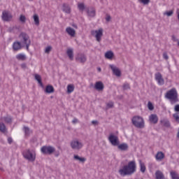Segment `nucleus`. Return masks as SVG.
I'll use <instances>...</instances> for the list:
<instances>
[{"label": "nucleus", "mask_w": 179, "mask_h": 179, "mask_svg": "<svg viewBox=\"0 0 179 179\" xmlns=\"http://www.w3.org/2000/svg\"><path fill=\"white\" fill-rule=\"evenodd\" d=\"M75 90V87L72 85H69L67 86V93H72Z\"/></svg>", "instance_id": "nucleus-36"}, {"label": "nucleus", "mask_w": 179, "mask_h": 179, "mask_svg": "<svg viewBox=\"0 0 179 179\" xmlns=\"http://www.w3.org/2000/svg\"><path fill=\"white\" fill-rule=\"evenodd\" d=\"M113 57H114V52H113V51L109 50L105 53V58H106V59H111Z\"/></svg>", "instance_id": "nucleus-24"}, {"label": "nucleus", "mask_w": 179, "mask_h": 179, "mask_svg": "<svg viewBox=\"0 0 179 179\" xmlns=\"http://www.w3.org/2000/svg\"><path fill=\"white\" fill-rule=\"evenodd\" d=\"M129 89V84L126 83L123 85V90H128Z\"/></svg>", "instance_id": "nucleus-44"}, {"label": "nucleus", "mask_w": 179, "mask_h": 179, "mask_svg": "<svg viewBox=\"0 0 179 179\" xmlns=\"http://www.w3.org/2000/svg\"><path fill=\"white\" fill-rule=\"evenodd\" d=\"M114 107V102H108L106 103V108H113Z\"/></svg>", "instance_id": "nucleus-38"}, {"label": "nucleus", "mask_w": 179, "mask_h": 179, "mask_svg": "<svg viewBox=\"0 0 179 179\" xmlns=\"http://www.w3.org/2000/svg\"><path fill=\"white\" fill-rule=\"evenodd\" d=\"M19 38L22 47H26L27 51H29V48L30 47V44H31V41H30L29 35L26 32H21L19 35Z\"/></svg>", "instance_id": "nucleus-3"}, {"label": "nucleus", "mask_w": 179, "mask_h": 179, "mask_svg": "<svg viewBox=\"0 0 179 179\" xmlns=\"http://www.w3.org/2000/svg\"><path fill=\"white\" fill-rule=\"evenodd\" d=\"M135 171H136V163L135 161H131L127 165L120 169L118 173L122 177H125V176H132Z\"/></svg>", "instance_id": "nucleus-1"}, {"label": "nucleus", "mask_w": 179, "mask_h": 179, "mask_svg": "<svg viewBox=\"0 0 179 179\" xmlns=\"http://www.w3.org/2000/svg\"><path fill=\"white\" fill-rule=\"evenodd\" d=\"M172 40H173L174 41H177V39H176V36H172Z\"/></svg>", "instance_id": "nucleus-54"}, {"label": "nucleus", "mask_w": 179, "mask_h": 179, "mask_svg": "<svg viewBox=\"0 0 179 179\" xmlns=\"http://www.w3.org/2000/svg\"><path fill=\"white\" fill-rule=\"evenodd\" d=\"M13 142V139H12V137H9L8 138V143H9V145L12 144Z\"/></svg>", "instance_id": "nucleus-49"}, {"label": "nucleus", "mask_w": 179, "mask_h": 179, "mask_svg": "<svg viewBox=\"0 0 179 179\" xmlns=\"http://www.w3.org/2000/svg\"><path fill=\"white\" fill-rule=\"evenodd\" d=\"M178 45H179V41H178Z\"/></svg>", "instance_id": "nucleus-57"}, {"label": "nucleus", "mask_w": 179, "mask_h": 179, "mask_svg": "<svg viewBox=\"0 0 179 179\" xmlns=\"http://www.w3.org/2000/svg\"><path fill=\"white\" fill-rule=\"evenodd\" d=\"M29 1H33V0H29Z\"/></svg>", "instance_id": "nucleus-58"}, {"label": "nucleus", "mask_w": 179, "mask_h": 179, "mask_svg": "<svg viewBox=\"0 0 179 179\" xmlns=\"http://www.w3.org/2000/svg\"><path fill=\"white\" fill-rule=\"evenodd\" d=\"M173 117L175 118L176 121L179 123V113L173 114Z\"/></svg>", "instance_id": "nucleus-43"}, {"label": "nucleus", "mask_w": 179, "mask_h": 179, "mask_svg": "<svg viewBox=\"0 0 179 179\" xmlns=\"http://www.w3.org/2000/svg\"><path fill=\"white\" fill-rule=\"evenodd\" d=\"M161 124L166 128H170V122L167 119H163L160 120Z\"/></svg>", "instance_id": "nucleus-25"}, {"label": "nucleus", "mask_w": 179, "mask_h": 179, "mask_svg": "<svg viewBox=\"0 0 179 179\" xmlns=\"http://www.w3.org/2000/svg\"><path fill=\"white\" fill-rule=\"evenodd\" d=\"M155 80L157 82L159 86H163L164 85V78H163V76L159 72L155 74Z\"/></svg>", "instance_id": "nucleus-11"}, {"label": "nucleus", "mask_w": 179, "mask_h": 179, "mask_svg": "<svg viewBox=\"0 0 179 179\" xmlns=\"http://www.w3.org/2000/svg\"><path fill=\"white\" fill-rule=\"evenodd\" d=\"M92 124H93V125H96V124H99V122L97 120H92Z\"/></svg>", "instance_id": "nucleus-52"}, {"label": "nucleus", "mask_w": 179, "mask_h": 179, "mask_svg": "<svg viewBox=\"0 0 179 179\" xmlns=\"http://www.w3.org/2000/svg\"><path fill=\"white\" fill-rule=\"evenodd\" d=\"M173 13V10H170L164 13V15H166V16H171Z\"/></svg>", "instance_id": "nucleus-45"}, {"label": "nucleus", "mask_w": 179, "mask_h": 179, "mask_svg": "<svg viewBox=\"0 0 179 179\" xmlns=\"http://www.w3.org/2000/svg\"><path fill=\"white\" fill-rule=\"evenodd\" d=\"M3 120L6 124H12V117L10 116L4 117Z\"/></svg>", "instance_id": "nucleus-34"}, {"label": "nucleus", "mask_w": 179, "mask_h": 179, "mask_svg": "<svg viewBox=\"0 0 179 179\" xmlns=\"http://www.w3.org/2000/svg\"><path fill=\"white\" fill-rule=\"evenodd\" d=\"M97 71H98V72H101V68L98 67V68H97Z\"/></svg>", "instance_id": "nucleus-55"}, {"label": "nucleus", "mask_w": 179, "mask_h": 179, "mask_svg": "<svg viewBox=\"0 0 179 179\" xmlns=\"http://www.w3.org/2000/svg\"><path fill=\"white\" fill-rule=\"evenodd\" d=\"M70 146L73 150H80L83 148V143L80 140L75 138L71 141Z\"/></svg>", "instance_id": "nucleus-5"}, {"label": "nucleus", "mask_w": 179, "mask_h": 179, "mask_svg": "<svg viewBox=\"0 0 179 179\" xmlns=\"http://www.w3.org/2000/svg\"><path fill=\"white\" fill-rule=\"evenodd\" d=\"M55 157H58L59 156V152H57L55 154Z\"/></svg>", "instance_id": "nucleus-53"}, {"label": "nucleus", "mask_w": 179, "mask_h": 179, "mask_svg": "<svg viewBox=\"0 0 179 179\" xmlns=\"http://www.w3.org/2000/svg\"><path fill=\"white\" fill-rule=\"evenodd\" d=\"M21 68L22 69H26L27 68V65L26 64V63H23L21 64Z\"/></svg>", "instance_id": "nucleus-48"}, {"label": "nucleus", "mask_w": 179, "mask_h": 179, "mask_svg": "<svg viewBox=\"0 0 179 179\" xmlns=\"http://www.w3.org/2000/svg\"><path fill=\"white\" fill-rule=\"evenodd\" d=\"M138 2L143 3V5H148L150 2V0H138Z\"/></svg>", "instance_id": "nucleus-42"}, {"label": "nucleus", "mask_w": 179, "mask_h": 179, "mask_svg": "<svg viewBox=\"0 0 179 179\" xmlns=\"http://www.w3.org/2000/svg\"><path fill=\"white\" fill-rule=\"evenodd\" d=\"M73 159H74V160H78V162H80L81 163H85V162H86V158L80 157H79V155H75L73 156Z\"/></svg>", "instance_id": "nucleus-29"}, {"label": "nucleus", "mask_w": 179, "mask_h": 179, "mask_svg": "<svg viewBox=\"0 0 179 179\" xmlns=\"http://www.w3.org/2000/svg\"><path fill=\"white\" fill-rule=\"evenodd\" d=\"M66 33L71 36V37H75V34H76V31L73 28H71V27H69L66 29Z\"/></svg>", "instance_id": "nucleus-20"}, {"label": "nucleus", "mask_w": 179, "mask_h": 179, "mask_svg": "<svg viewBox=\"0 0 179 179\" xmlns=\"http://www.w3.org/2000/svg\"><path fill=\"white\" fill-rule=\"evenodd\" d=\"M34 78H35L36 80H37V82L38 83L40 86H41L43 87V82L41 81V76L38 75V74H35Z\"/></svg>", "instance_id": "nucleus-32"}, {"label": "nucleus", "mask_w": 179, "mask_h": 179, "mask_svg": "<svg viewBox=\"0 0 179 179\" xmlns=\"http://www.w3.org/2000/svg\"><path fill=\"white\" fill-rule=\"evenodd\" d=\"M45 93H54V87L52 85H47L45 90Z\"/></svg>", "instance_id": "nucleus-26"}, {"label": "nucleus", "mask_w": 179, "mask_h": 179, "mask_svg": "<svg viewBox=\"0 0 179 179\" xmlns=\"http://www.w3.org/2000/svg\"><path fill=\"white\" fill-rule=\"evenodd\" d=\"M76 61H77V62H80V64H85V62L87 61V57H86V55L83 54H78L76 57Z\"/></svg>", "instance_id": "nucleus-12"}, {"label": "nucleus", "mask_w": 179, "mask_h": 179, "mask_svg": "<svg viewBox=\"0 0 179 179\" xmlns=\"http://www.w3.org/2000/svg\"><path fill=\"white\" fill-rule=\"evenodd\" d=\"M62 10L65 13H71V7L68 4H63Z\"/></svg>", "instance_id": "nucleus-28"}, {"label": "nucleus", "mask_w": 179, "mask_h": 179, "mask_svg": "<svg viewBox=\"0 0 179 179\" xmlns=\"http://www.w3.org/2000/svg\"><path fill=\"white\" fill-rule=\"evenodd\" d=\"M110 69L113 71L114 75L115 76H121V71H120V69L115 66L114 64L109 65Z\"/></svg>", "instance_id": "nucleus-14"}, {"label": "nucleus", "mask_w": 179, "mask_h": 179, "mask_svg": "<svg viewBox=\"0 0 179 179\" xmlns=\"http://www.w3.org/2000/svg\"><path fill=\"white\" fill-rule=\"evenodd\" d=\"M108 141L113 145V146H118L120 145V141L118 137L114 134H110L108 137Z\"/></svg>", "instance_id": "nucleus-9"}, {"label": "nucleus", "mask_w": 179, "mask_h": 179, "mask_svg": "<svg viewBox=\"0 0 179 179\" xmlns=\"http://www.w3.org/2000/svg\"><path fill=\"white\" fill-rule=\"evenodd\" d=\"M174 110L176 113H179V104L175 106Z\"/></svg>", "instance_id": "nucleus-47"}, {"label": "nucleus", "mask_w": 179, "mask_h": 179, "mask_svg": "<svg viewBox=\"0 0 179 179\" xmlns=\"http://www.w3.org/2000/svg\"><path fill=\"white\" fill-rule=\"evenodd\" d=\"M23 156L27 160H29L30 162H34L36 160V155H33L30 150H27V151L23 152Z\"/></svg>", "instance_id": "nucleus-8"}, {"label": "nucleus", "mask_w": 179, "mask_h": 179, "mask_svg": "<svg viewBox=\"0 0 179 179\" xmlns=\"http://www.w3.org/2000/svg\"><path fill=\"white\" fill-rule=\"evenodd\" d=\"M131 122L136 128H138L139 129L145 128V120H143V117L141 116L133 117Z\"/></svg>", "instance_id": "nucleus-4"}, {"label": "nucleus", "mask_w": 179, "mask_h": 179, "mask_svg": "<svg viewBox=\"0 0 179 179\" xmlns=\"http://www.w3.org/2000/svg\"><path fill=\"white\" fill-rule=\"evenodd\" d=\"M12 14L9 11H3L1 18L3 22H10L12 20Z\"/></svg>", "instance_id": "nucleus-10"}, {"label": "nucleus", "mask_w": 179, "mask_h": 179, "mask_svg": "<svg viewBox=\"0 0 179 179\" xmlns=\"http://www.w3.org/2000/svg\"><path fill=\"white\" fill-rule=\"evenodd\" d=\"M106 22H110V20H111V16L107 15L106 17Z\"/></svg>", "instance_id": "nucleus-50"}, {"label": "nucleus", "mask_w": 179, "mask_h": 179, "mask_svg": "<svg viewBox=\"0 0 179 179\" xmlns=\"http://www.w3.org/2000/svg\"><path fill=\"white\" fill-rule=\"evenodd\" d=\"M23 45L21 43V42L19 41H15L13 43V51H19L20 50H22L23 48Z\"/></svg>", "instance_id": "nucleus-13"}, {"label": "nucleus", "mask_w": 179, "mask_h": 179, "mask_svg": "<svg viewBox=\"0 0 179 179\" xmlns=\"http://www.w3.org/2000/svg\"><path fill=\"white\" fill-rule=\"evenodd\" d=\"M15 58L18 59V61H26L27 57H26V55L20 53L15 56Z\"/></svg>", "instance_id": "nucleus-22"}, {"label": "nucleus", "mask_w": 179, "mask_h": 179, "mask_svg": "<svg viewBox=\"0 0 179 179\" xmlns=\"http://www.w3.org/2000/svg\"><path fill=\"white\" fill-rule=\"evenodd\" d=\"M91 34L94 36L95 38H96V41L100 43L101 41V37H103V29L100 28L99 30L92 31Z\"/></svg>", "instance_id": "nucleus-7"}, {"label": "nucleus", "mask_w": 179, "mask_h": 179, "mask_svg": "<svg viewBox=\"0 0 179 179\" xmlns=\"http://www.w3.org/2000/svg\"><path fill=\"white\" fill-rule=\"evenodd\" d=\"M117 148L119 149V150H122L123 152H125L127 150H128V144L123 143L122 144L117 145Z\"/></svg>", "instance_id": "nucleus-21"}, {"label": "nucleus", "mask_w": 179, "mask_h": 179, "mask_svg": "<svg viewBox=\"0 0 179 179\" xmlns=\"http://www.w3.org/2000/svg\"><path fill=\"white\" fill-rule=\"evenodd\" d=\"M149 121L151 124H157L159 121V117L156 114H152L149 116Z\"/></svg>", "instance_id": "nucleus-17"}, {"label": "nucleus", "mask_w": 179, "mask_h": 179, "mask_svg": "<svg viewBox=\"0 0 179 179\" xmlns=\"http://www.w3.org/2000/svg\"><path fill=\"white\" fill-rule=\"evenodd\" d=\"M165 99H166V100H169L172 106L176 104V103H178L179 99L177 89L173 87L167 91L165 94Z\"/></svg>", "instance_id": "nucleus-2"}, {"label": "nucleus", "mask_w": 179, "mask_h": 179, "mask_svg": "<svg viewBox=\"0 0 179 179\" xmlns=\"http://www.w3.org/2000/svg\"><path fill=\"white\" fill-rule=\"evenodd\" d=\"M73 27H75L76 29H78V26L73 24Z\"/></svg>", "instance_id": "nucleus-56"}, {"label": "nucleus", "mask_w": 179, "mask_h": 179, "mask_svg": "<svg viewBox=\"0 0 179 179\" xmlns=\"http://www.w3.org/2000/svg\"><path fill=\"white\" fill-rule=\"evenodd\" d=\"M20 21L21 22V23H26V16L21 15L20 16Z\"/></svg>", "instance_id": "nucleus-39"}, {"label": "nucleus", "mask_w": 179, "mask_h": 179, "mask_svg": "<svg viewBox=\"0 0 179 179\" xmlns=\"http://www.w3.org/2000/svg\"><path fill=\"white\" fill-rule=\"evenodd\" d=\"M148 110H150V111L153 110L154 108H155V107L153 106V104L152 103V102H148Z\"/></svg>", "instance_id": "nucleus-41"}, {"label": "nucleus", "mask_w": 179, "mask_h": 179, "mask_svg": "<svg viewBox=\"0 0 179 179\" xmlns=\"http://www.w3.org/2000/svg\"><path fill=\"white\" fill-rule=\"evenodd\" d=\"M94 89L98 92H102V90H104V84L101 81H98L94 85Z\"/></svg>", "instance_id": "nucleus-16"}, {"label": "nucleus", "mask_w": 179, "mask_h": 179, "mask_svg": "<svg viewBox=\"0 0 179 179\" xmlns=\"http://www.w3.org/2000/svg\"><path fill=\"white\" fill-rule=\"evenodd\" d=\"M41 152L43 155H52L55 152V148L51 145H43L41 148Z\"/></svg>", "instance_id": "nucleus-6"}, {"label": "nucleus", "mask_w": 179, "mask_h": 179, "mask_svg": "<svg viewBox=\"0 0 179 179\" xmlns=\"http://www.w3.org/2000/svg\"><path fill=\"white\" fill-rule=\"evenodd\" d=\"M155 179H166V177L162 171L157 170L155 172Z\"/></svg>", "instance_id": "nucleus-19"}, {"label": "nucleus", "mask_w": 179, "mask_h": 179, "mask_svg": "<svg viewBox=\"0 0 179 179\" xmlns=\"http://www.w3.org/2000/svg\"><path fill=\"white\" fill-rule=\"evenodd\" d=\"M87 15L90 17H94L96 16V9L93 7H90L86 9Z\"/></svg>", "instance_id": "nucleus-15"}, {"label": "nucleus", "mask_w": 179, "mask_h": 179, "mask_svg": "<svg viewBox=\"0 0 179 179\" xmlns=\"http://www.w3.org/2000/svg\"><path fill=\"white\" fill-rule=\"evenodd\" d=\"M22 129L24 132L25 136H27V137L30 136V134H31V131H30V128H29L28 127L24 126Z\"/></svg>", "instance_id": "nucleus-27"}, {"label": "nucleus", "mask_w": 179, "mask_h": 179, "mask_svg": "<svg viewBox=\"0 0 179 179\" xmlns=\"http://www.w3.org/2000/svg\"><path fill=\"white\" fill-rule=\"evenodd\" d=\"M66 54L69 59H71V61H73V49L69 48L66 51Z\"/></svg>", "instance_id": "nucleus-23"}, {"label": "nucleus", "mask_w": 179, "mask_h": 179, "mask_svg": "<svg viewBox=\"0 0 179 179\" xmlns=\"http://www.w3.org/2000/svg\"><path fill=\"white\" fill-rule=\"evenodd\" d=\"M170 176L171 177L172 179H179V174L178 173L172 171L170 172Z\"/></svg>", "instance_id": "nucleus-31"}, {"label": "nucleus", "mask_w": 179, "mask_h": 179, "mask_svg": "<svg viewBox=\"0 0 179 179\" xmlns=\"http://www.w3.org/2000/svg\"><path fill=\"white\" fill-rule=\"evenodd\" d=\"M164 157H165L164 153H163V152L162 151L157 152L155 155V159L157 160V162H162V160H163Z\"/></svg>", "instance_id": "nucleus-18"}, {"label": "nucleus", "mask_w": 179, "mask_h": 179, "mask_svg": "<svg viewBox=\"0 0 179 179\" xmlns=\"http://www.w3.org/2000/svg\"><path fill=\"white\" fill-rule=\"evenodd\" d=\"M163 58L164 59H166L167 61V59H169V55H167V52H164L163 53Z\"/></svg>", "instance_id": "nucleus-46"}, {"label": "nucleus", "mask_w": 179, "mask_h": 179, "mask_svg": "<svg viewBox=\"0 0 179 179\" xmlns=\"http://www.w3.org/2000/svg\"><path fill=\"white\" fill-rule=\"evenodd\" d=\"M0 131L3 133L6 132V126L3 122H0Z\"/></svg>", "instance_id": "nucleus-35"}, {"label": "nucleus", "mask_w": 179, "mask_h": 179, "mask_svg": "<svg viewBox=\"0 0 179 179\" xmlns=\"http://www.w3.org/2000/svg\"><path fill=\"white\" fill-rule=\"evenodd\" d=\"M78 122V119L76 117H74L72 120L73 124H76Z\"/></svg>", "instance_id": "nucleus-51"}, {"label": "nucleus", "mask_w": 179, "mask_h": 179, "mask_svg": "<svg viewBox=\"0 0 179 179\" xmlns=\"http://www.w3.org/2000/svg\"><path fill=\"white\" fill-rule=\"evenodd\" d=\"M139 165L141 173H145L146 171V166H145V163L140 160Z\"/></svg>", "instance_id": "nucleus-30"}, {"label": "nucleus", "mask_w": 179, "mask_h": 179, "mask_svg": "<svg viewBox=\"0 0 179 179\" xmlns=\"http://www.w3.org/2000/svg\"><path fill=\"white\" fill-rule=\"evenodd\" d=\"M51 50H52V48L51 46L46 47L45 49V54H50V52H51Z\"/></svg>", "instance_id": "nucleus-40"}, {"label": "nucleus", "mask_w": 179, "mask_h": 179, "mask_svg": "<svg viewBox=\"0 0 179 179\" xmlns=\"http://www.w3.org/2000/svg\"><path fill=\"white\" fill-rule=\"evenodd\" d=\"M78 8L79 10L83 11L85 10V4L83 3H78Z\"/></svg>", "instance_id": "nucleus-37"}, {"label": "nucleus", "mask_w": 179, "mask_h": 179, "mask_svg": "<svg viewBox=\"0 0 179 179\" xmlns=\"http://www.w3.org/2000/svg\"><path fill=\"white\" fill-rule=\"evenodd\" d=\"M33 17L36 26H38L40 24V18L38 17V15L37 14H35L34 15Z\"/></svg>", "instance_id": "nucleus-33"}]
</instances>
